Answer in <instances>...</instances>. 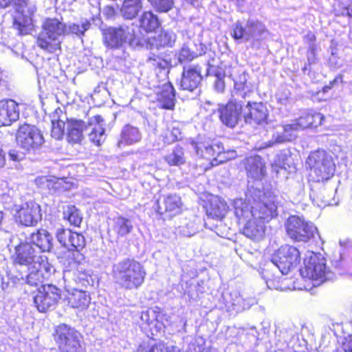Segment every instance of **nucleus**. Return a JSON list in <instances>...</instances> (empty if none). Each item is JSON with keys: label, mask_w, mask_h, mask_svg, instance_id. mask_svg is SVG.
Listing matches in <instances>:
<instances>
[{"label": "nucleus", "mask_w": 352, "mask_h": 352, "mask_svg": "<svg viewBox=\"0 0 352 352\" xmlns=\"http://www.w3.org/2000/svg\"><path fill=\"white\" fill-rule=\"evenodd\" d=\"M246 100L232 98L226 104H219L217 109L221 122L229 128L235 127L243 118Z\"/></svg>", "instance_id": "obj_10"}, {"label": "nucleus", "mask_w": 352, "mask_h": 352, "mask_svg": "<svg viewBox=\"0 0 352 352\" xmlns=\"http://www.w3.org/2000/svg\"><path fill=\"white\" fill-rule=\"evenodd\" d=\"M6 154L3 151V150H0V168H2L5 166L6 164Z\"/></svg>", "instance_id": "obj_62"}, {"label": "nucleus", "mask_w": 352, "mask_h": 352, "mask_svg": "<svg viewBox=\"0 0 352 352\" xmlns=\"http://www.w3.org/2000/svg\"><path fill=\"white\" fill-rule=\"evenodd\" d=\"M248 31L250 32V41L251 39L259 40L263 34L267 32L265 26L258 21L254 19H248L247 21Z\"/></svg>", "instance_id": "obj_41"}, {"label": "nucleus", "mask_w": 352, "mask_h": 352, "mask_svg": "<svg viewBox=\"0 0 352 352\" xmlns=\"http://www.w3.org/2000/svg\"><path fill=\"white\" fill-rule=\"evenodd\" d=\"M164 159L169 166H179L184 164L186 157L184 148L179 145H176L170 153L164 156Z\"/></svg>", "instance_id": "obj_36"}, {"label": "nucleus", "mask_w": 352, "mask_h": 352, "mask_svg": "<svg viewBox=\"0 0 352 352\" xmlns=\"http://www.w3.org/2000/svg\"><path fill=\"white\" fill-rule=\"evenodd\" d=\"M67 26V31L65 34H75L76 36L81 38L84 36L85 32L87 31L90 27L91 23L89 21H82L80 23H70Z\"/></svg>", "instance_id": "obj_45"}, {"label": "nucleus", "mask_w": 352, "mask_h": 352, "mask_svg": "<svg viewBox=\"0 0 352 352\" xmlns=\"http://www.w3.org/2000/svg\"><path fill=\"white\" fill-rule=\"evenodd\" d=\"M13 0H0V6L6 8L11 4Z\"/></svg>", "instance_id": "obj_63"}, {"label": "nucleus", "mask_w": 352, "mask_h": 352, "mask_svg": "<svg viewBox=\"0 0 352 352\" xmlns=\"http://www.w3.org/2000/svg\"><path fill=\"white\" fill-rule=\"evenodd\" d=\"M300 261L299 250L294 246L285 245L281 246L272 256L267 267L278 269L282 274H287L296 267Z\"/></svg>", "instance_id": "obj_6"}, {"label": "nucleus", "mask_w": 352, "mask_h": 352, "mask_svg": "<svg viewBox=\"0 0 352 352\" xmlns=\"http://www.w3.org/2000/svg\"><path fill=\"white\" fill-rule=\"evenodd\" d=\"M207 75L214 76V88L218 93H223L225 90V82L221 72L214 65L208 62Z\"/></svg>", "instance_id": "obj_42"}, {"label": "nucleus", "mask_w": 352, "mask_h": 352, "mask_svg": "<svg viewBox=\"0 0 352 352\" xmlns=\"http://www.w3.org/2000/svg\"><path fill=\"white\" fill-rule=\"evenodd\" d=\"M142 139V134L138 127L131 124H126L122 129L120 133V140L118 142V146L125 144L131 145L139 142Z\"/></svg>", "instance_id": "obj_29"}, {"label": "nucleus", "mask_w": 352, "mask_h": 352, "mask_svg": "<svg viewBox=\"0 0 352 352\" xmlns=\"http://www.w3.org/2000/svg\"><path fill=\"white\" fill-rule=\"evenodd\" d=\"M252 86L248 82V75L243 72L234 80L232 98H238L241 100H247V97L252 93Z\"/></svg>", "instance_id": "obj_26"}, {"label": "nucleus", "mask_w": 352, "mask_h": 352, "mask_svg": "<svg viewBox=\"0 0 352 352\" xmlns=\"http://www.w3.org/2000/svg\"><path fill=\"white\" fill-rule=\"evenodd\" d=\"M9 157H10V160H12L13 161L19 160L18 153L14 150H12L9 152Z\"/></svg>", "instance_id": "obj_61"}, {"label": "nucleus", "mask_w": 352, "mask_h": 352, "mask_svg": "<svg viewBox=\"0 0 352 352\" xmlns=\"http://www.w3.org/2000/svg\"><path fill=\"white\" fill-rule=\"evenodd\" d=\"M97 124L94 125L89 133V138L91 142L99 146L105 140V129L103 124V119L101 116L96 117Z\"/></svg>", "instance_id": "obj_35"}, {"label": "nucleus", "mask_w": 352, "mask_h": 352, "mask_svg": "<svg viewBox=\"0 0 352 352\" xmlns=\"http://www.w3.org/2000/svg\"><path fill=\"white\" fill-rule=\"evenodd\" d=\"M85 245V239L80 233L72 232L69 242V257L72 256V260L69 261V266L71 267H76V257L79 256V252Z\"/></svg>", "instance_id": "obj_27"}, {"label": "nucleus", "mask_w": 352, "mask_h": 352, "mask_svg": "<svg viewBox=\"0 0 352 352\" xmlns=\"http://www.w3.org/2000/svg\"><path fill=\"white\" fill-rule=\"evenodd\" d=\"M17 145L28 153H35L45 142L41 130L34 125L23 124L19 126L16 134Z\"/></svg>", "instance_id": "obj_8"}, {"label": "nucleus", "mask_w": 352, "mask_h": 352, "mask_svg": "<svg viewBox=\"0 0 352 352\" xmlns=\"http://www.w3.org/2000/svg\"><path fill=\"white\" fill-rule=\"evenodd\" d=\"M14 263L25 265L27 267L47 262V257L41 255V252L29 242L21 243L15 248Z\"/></svg>", "instance_id": "obj_15"}, {"label": "nucleus", "mask_w": 352, "mask_h": 352, "mask_svg": "<svg viewBox=\"0 0 352 352\" xmlns=\"http://www.w3.org/2000/svg\"><path fill=\"white\" fill-rule=\"evenodd\" d=\"M16 221L25 226H34L42 219L40 206L33 201L23 204L17 210Z\"/></svg>", "instance_id": "obj_17"}, {"label": "nucleus", "mask_w": 352, "mask_h": 352, "mask_svg": "<svg viewBox=\"0 0 352 352\" xmlns=\"http://www.w3.org/2000/svg\"><path fill=\"white\" fill-rule=\"evenodd\" d=\"M160 12H167L173 5V0H148Z\"/></svg>", "instance_id": "obj_50"}, {"label": "nucleus", "mask_w": 352, "mask_h": 352, "mask_svg": "<svg viewBox=\"0 0 352 352\" xmlns=\"http://www.w3.org/2000/svg\"><path fill=\"white\" fill-rule=\"evenodd\" d=\"M72 231L68 229L58 228L56 230V236L57 241L63 247L69 249V242Z\"/></svg>", "instance_id": "obj_49"}, {"label": "nucleus", "mask_w": 352, "mask_h": 352, "mask_svg": "<svg viewBox=\"0 0 352 352\" xmlns=\"http://www.w3.org/2000/svg\"><path fill=\"white\" fill-rule=\"evenodd\" d=\"M317 201H320L321 205L327 206L331 204V196L326 195V190L324 189L315 195Z\"/></svg>", "instance_id": "obj_53"}, {"label": "nucleus", "mask_w": 352, "mask_h": 352, "mask_svg": "<svg viewBox=\"0 0 352 352\" xmlns=\"http://www.w3.org/2000/svg\"><path fill=\"white\" fill-rule=\"evenodd\" d=\"M148 63H150L153 67L160 69H166L169 68L170 62L166 60L163 57L156 54L151 55L148 60Z\"/></svg>", "instance_id": "obj_48"}, {"label": "nucleus", "mask_w": 352, "mask_h": 352, "mask_svg": "<svg viewBox=\"0 0 352 352\" xmlns=\"http://www.w3.org/2000/svg\"><path fill=\"white\" fill-rule=\"evenodd\" d=\"M236 152L234 150L226 151L221 143H219V153H217L216 157L210 162L212 166H216L225 163L229 160L236 158Z\"/></svg>", "instance_id": "obj_43"}, {"label": "nucleus", "mask_w": 352, "mask_h": 352, "mask_svg": "<svg viewBox=\"0 0 352 352\" xmlns=\"http://www.w3.org/2000/svg\"><path fill=\"white\" fill-rule=\"evenodd\" d=\"M66 24L58 19H47L36 39L37 45L48 53H54L60 48V37L66 34Z\"/></svg>", "instance_id": "obj_4"}, {"label": "nucleus", "mask_w": 352, "mask_h": 352, "mask_svg": "<svg viewBox=\"0 0 352 352\" xmlns=\"http://www.w3.org/2000/svg\"><path fill=\"white\" fill-rule=\"evenodd\" d=\"M157 48L173 47L177 41V35L172 31H162L153 38Z\"/></svg>", "instance_id": "obj_38"}, {"label": "nucleus", "mask_w": 352, "mask_h": 352, "mask_svg": "<svg viewBox=\"0 0 352 352\" xmlns=\"http://www.w3.org/2000/svg\"><path fill=\"white\" fill-rule=\"evenodd\" d=\"M63 217L67 219L71 225L79 226L82 221V217L79 210L72 205L64 207Z\"/></svg>", "instance_id": "obj_40"}, {"label": "nucleus", "mask_w": 352, "mask_h": 352, "mask_svg": "<svg viewBox=\"0 0 352 352\" xmlns=\"http://www.w3.org/2000/svg\"><path fill=\"white\" fill-rule=\"evenodd\" d=\"M311 119H312L311 112L305 113L298 119L293 120L292 123L285 124V130L286 131H289V130L298 131L308 127L311 128Z\"/></svg>", "instance_id": "obj_39"}, {"label": "nucleus", "mask_w": 352, "mask_h": 352, "mask_svg": "<svg viewBox=\"0 0 352 352\" xmlns=\"http://www.w3.org/2000/svg\"><path fill=\"white\" fill-rule=\"evenodd\" d=\"M104 45L111 50H120L129 44L133 47H143L147 45V38L138 26L122 24L104 30Z\"/></svg>", "instance_id": "obj_2"}, {"label": "nucleus", "mask_w": 352, "mask_h": 352, "mask_svg": "<svg viewBox=\"0 0 352 352\" xmlns=\"http://www.w3.org/2000/svg\"><path fill=\"white\" fill-rule=\"evenodd\" d=\"M65 126L66 122L63 120H52V137L56 140H60L64 135Z\"/></svg>", "instance_id": "obj_47"}, {"label": "nucleus", "mask_w": 352, "mask_h": 352, "mask_svg": "<svg viewBox=\"0 0 352 352\" xmlns=\"http://www.w3.org/2000/svg\"><path fill=\"white\" fill-rule=\"evenodd\" d=\"M19 118L18 103L11 99L0 100V126H10Z\"/></svg>", "instance_id": "obj_20"}, {"label": "nucleus", "mask_w": 352, "mask_h": 352, "mask_svg": "<svg viewBox=\"0 0 352 352\" xmlns=\"http://www.w3.org/2000/svg\"><path fill=\"white\" fill-rule=\"evenodd\" d=\"M313 180L320 182L329 179L335 173L336 166L331 155L323 150L312 152L307 160Z\"/></svg>", "instance_id": "obj_5"}, {"label": "nucleus", "mask_w": 352, "mask_h": 352, "mask_svg": "<svg viewBox=\"0 0 352 352\" xmlns=\"http://www.w3.org/2000/svg\"><path fill=\"white\" fill-rule=\"evenodd\" d=\"M27 239L30 244L38 248L41 252H50L53 249V237L45 229H38L32 232Z\"/></svg>", "instance_id": "obj_24"}, {"label": "nucleus", "mask_w": 352, "mask_h": 352, "mask_svg": "<svg viewBox=\"0 0 352 352\" xmlns=\"http://www.w3.org/2000/svg\"><path fill=\"white\" fill-rule=\"evenodd\" d=\"M28 270L27 274L20 273L19 279L30 287L37 289L40 288V286L44 285V281L47 280L50 275L55 272L54 266L48 261L29 267Z\"/></svg>", "instance_id": "obj_13"}, {"label": "nucleus", "mask_w": 352, "mask_h": 352, "mask_svg": "<svg viewBox=\"0 0 352 352\" xmlns=\"http://www.w3.org/2000/svg\"><path fill=\"white\" fill-rule=\"evenodd\" d=\"M270 219H261L258 216L250 219L244 223L243 234L252 240L259 241L262 239L265 232V222Z\"/></svg>", "instance_id": "obj_21"}, {"label": "nucleus", "mask_w": 352, "mask_h": 352, "mask_svg": "<svg viewBox=\"0 0 352 352\" xmlns=\"http://www.w3.org/2000/svg\"><path fill=\"white\" fill-rule=\"evenodd\" d=\"M140 30L143 29L146 32L155 31L160 25L158 17L151 11L144 12L140 18Z\"/></svg>", "instance_id": "obj_34"}, {"label": "nucleus", "mask_w": 352, "mask_h": 352, "mask_svg": "<svg viewBox=\"0 0 352 352\" xmlns=\"http://www.w3.org/2000/svg\"><path fill=\"white\" fill-rule=\"evenodd\" d=\"M201 80V68L198 65L184 67L179 82L180 88L193 92L198 89Z\"/></svg>", "instance_id": "obj_19"}, {"label": "nucleus", "mask_w": 352, "mask_h": 352, "mask_svg": "<svg viewBox=\"0 0 352 352\" xmlns=\"http://www.w3.org/2000/svg\"><path fill=\"white\" fill-rule=\"evenodd\" d=\"M227 209L226 203L219 197H215L210 201L207 214L212 219H222L227 212Z\"/></svg>", "instance_id": "obj_32"}, {"label": "nucleus", "mask_w": 352, "mask_h": 352, "mask_svg": "<svg viewBox=\"0 0 352 352\" xmlns=\"http://www.w3.org/2000/svg\"><path fill=\"white\" fill-rule=\"evenodd\" d=\"M138 352H163L162 348L159 345H153L152 346L143 347L140 346Z\"/></svg>", "instance_id": "obj_56"}, {"label": "nucleus", "mask_w": 352, "mask_h": 352, "mask_svg": "<svg viewBox=\"0 0 352 352\" xmlns=\"http://www.w3.org/2000/svg\"><path fill=\"white\" fill-rule=\"evenodd\" d=\"M287 234L295 241L307 242L315 234L318 235V230L313 223L306 221L304 217L291 215L285 222Z\"/></svg>", "instance_id": "obj_7"}, {"label": "nucleus", "mask_w": 352, "mask_h": 352, "mask_svg": "<svg viewBox=\"0 0 352 352\" xmlns=\"http://www.w3.org/2000/svg\"><path fill=\"white\" fill-rule=\"evenodd\" d=\"M55 340L60 352H80L81 334L74 328L61 324L56 328Z\"/></svg>", "instance_id": "obj_11"}, {"label": "nucleus", "mask_w": 352, "mask_h": 352, "mask_svg": "<svg viewBox=\"0 0 352 352\" xmlns=\"http://www.w3.org/2000/svg\"><path fill=\"white\" fill-rule=\"evenodd\" d=\"M181 138L182 134L180 130L178 128L173 127L172 129L164 137V142L170 144L175 141L181 140Z\"/></svg>", "instance_id": "obj_51"}, {"label": "nucleus", "mask_w": 352, "mask_h": 352, "mask_svg": "<svg viewBox=\"0 0 352 352\" xmlns=\"http://www.w3.org/2000/svg\"><path fill=\"white\" fill-rule=\"evenodd\" d=\"M280 168L285 169L286 168L285 167V164L284 163H278L276 161H274V164H272L273 170L276 172L277 173H278Z\"/></svg>", "instance_id": "obj_60"}, {"label": "nucleus", "mask_w": 352, "mask_h": 352, "mask_svg": "<svg viewBox=\"0 0 352 352\" xmlns=\"http://www.w3.org/2000/svg\"><path fill=\"white\" fill-rule=\"evenodd\" d=\"M158 100L162 108L166 109L173 108L175 106V94L174 87L171 83L168 82L163 85Z\"/></svg>", "instance_id": "obj_33"}, {"label": "nucleus", "mask_w": 352, "mask_h": 352, "mask_svg": "<svg viewBox=\"0 0 352 352\" xmlns=\"http://www.w3.org/2000/svg\"><path fill=\"white\" fill-rule=\"evenodd\" d=\"M316 35L311 32V31H309L307 34L304 36L303 41L304 42L308 45V48H313L316 47L315 41H316Z\"/></svg>", "instance_id": "obj_55"}, {"label": "nucleus", "mask_w": 352, "mask_h": 352, "mask_svg": "<svg viewBox=\"0 0 352 352\" xmlns=\"http://www.w3.org/2000/svg\"><path fill=\"white\" fill-rule=\"evenodd\" d=\"M294 132H295L294 130L286 131L285 125H284L283 131L282 133H274L272 137L271 140L269 141L267 146H272L275 144H283L285 142L292 140L295 138Z\"/></svg>", "instance_id": "obj_46"}, {"label": "nucleus", "mask_w": 352, "mask_h": 352, "mask_svg": "<svg viewBox=\"0 0 352 352\" xmlns=\"http://www.w3.org/2000/svg\"><path fill=\"white\" fill-rule=\"evenodd\" d=\"M181 34L184 43L178 52V61L180 63L192 61L204 53V45L196 38L192 30L188 28L183 30Z\"/></svg>", "instance_id": "obj_12"}, {"label": "nucleus", "mask_w": 352, "mask_h": 352, "mask_svg": "<svg viewBox=\"0 0 352 352\" xmlns=\"http://www.w3.org/2000/svg\"><path fill=\"white\" fill-rule=\"evenodd\" d=\"M193 149L200 157L211 160L219 153V143L211 144L209 142H192Z\"/></svg>", "instance_id": "obj_28"}, {"label": "nucleus", "mask_w": 352, "mask_h": 352, "mask_svg": "<svg viewBox=\"0 0 352 352\" xmlns=\"http://www.w3.org/2000/svg\"><path fill=\"white\" fill-rule=\"evenodd\" d=\"M243 165L248 177L260 180L265 175V162L259 155L245 158L243 160Z\"/></svg>", "instance_id": "obj_22"}, {"label": "nucleus", "mask_w": 352, "mask_h": 352, "mask_svg": "<svg viewBox=\"0 0 352 352\" xmlns=\"http://www.w3.org/2000/svg\"><path fill=\"white\" fill-rule=\"evenodd\" d=\"M63 184L64 182L62 179L54 178L47 182L48 188L53 190L54 192L60 191L64 188Z\"/></svg>", "instance_id": "obj_52"}, {"label": "nucleus", "mask_w": 352, "mask_h": 352, "mask_svg": "<svg viewBox=\"0 0 352 352\" xmlns=\"http://www.w3.org/2000/svg\"><path fill=\"white\" fill-rule=\"evenodd\" d=\"M342 349L344 352H352V336L344 338L342 344Z\"/></svg>", "instance_id": "obj_57"}, {"label": "nucleus", "mask_w": 352, "mask_h": 352, "mask_svg": "<svg viewBox=\"0 0 352 352\" xmlns=\"http://www.w3.org/2000/svg\"><path fill=\"white\" fill-rule=\"evenodd\" d=\"M311 128H316L317 126L321 125L322 124V121L324 119V116L320 113L317 112H311Z\"/></svg>", "instance_id": "obj_54"}, {"label": "nucleus", "mask_w": 352, "mask_h": 352, "mask_svg": "<svg viewBox=\"0 0 352 352\" xmlns=\"http://www.w3.org/2000/svg\"><path fill=\"white\" fill-rule=\"evenodd\" d=\"M113 230L119 236H124L132 231L133 225L129 219L119 217L114 220Z\"/></svg>", "instance_id": "obj_44"}, {"label": "nucleus", "mask_w": 352, "mask_h": 352, "mask_svg": "<svg viewBox=\"0 0 352 352\" xmlns=\"http://www.w3.org/2000/svg\"><path fill=\"white\" fill-rule=\"evenodd\" d=\"M341 15L343 16H349L350 18L352 17V3L348 6H344L342 7V10L341 12Z\"/></svg>", "instance_id": "obj_59"}, {"label": "nucleus", "mask_w": 352, "mask_h": 352, "mask_svg": "<svg viewBox=\"0 0 352 352\" xmlns=\"http://www.w3.org/2000/svg\"><path fill=\"white\" fill-rule=\"evenodd\" d=\"M233 206L239 223L256 216L261 219H272L277 215L274 201L267 198L261 190L253 186L248 188L245 199L234 200Z\"/></svg>", "instance_id": "obj_1"}, {"label": "nucleus", "mask_w": 352, "mask_h": 352, "mask_svg": "<svg viewBox=\"0 0 352 352\" xmlns=\"http://www.w3.org/2000/svg\"><path fill=\"white\" fill-rule=\"evenodd\" d=\"M61 298V290L53 285H42L34 297V303L40 312L55 308Z\"/></svg>", "instance_id": "obj_14"}, {"label": "nucleus", "mask_w": 352, "mask_h": 352, "mask_svg": "<svg viewBox=\"0 0 352 352\" xmlns=\"http://www.w3.org/2000/svg\"><path fill=\"white\" fill-rule=\"evenodd\" d=\"M91 298L85 291L74 290L68 297L69 305L79 310L86 309L90 304Z\"/></svg>", "instance_id": "obj_31"}, {"label": "nucleus", "mask_w": 352, "mask_h": 352, "mask_svg": "<svg viewBox=\"0 0 352 352\" xmlns=\"http://www.w3.org/2000/svg\"><path fill=\"white\" fill-rule=\"evenodd\" d=\"M36 9L34 6H26L22 10L21 15L16 17L13 23V29L19 35L27 34L32 29V17Z\"/></svg>", "instance_id": "obj_23"}, {"label": "nucleus", "mask_w": 352, "mask_h": 352, "mask_svg": "<svg viewBox=\"0 0 352 352\" xmlns=\"http://www.w3.org/2000/svg\"><path fill=\"white\" fill-rule=\"evenodd\" d=\"M67 140L72 144H80L84 138L83 132L88 129L85 122L80 120L67 119L66 122Z\"/></svg>", "instance_id": "obj_25"}, {"label": "nucleus", "mask_w": 352, "mask_h": 352, "mask_svg": "<svg viewBox=\"0 0 352 352\" xmlns=\"http://www.w3.org/2000/svg\"><path fill=\"white\" fill-rule=\"evenodd\" d=\"M268 115L267 108L264 103L246 100L243 113L245 123L250 124H266Z\"/></svg>", "instance_id": "obj_16"}, {"label": "nucleus", "mask_w": 352, "mask_h": 352, "mask_svg": "<svg viewBox=\"0 0 352 352\" xmlns=\"http://www.w3.org/2000/svg\"><path fill=\"white\" fill-rule=\"evenodd\" d=\"M146 272L144 266L134 258H126L113 265L112 276L122 289H139L144 282Z\"/></svg>", "instance_id": "obj_3"}, {"label": "nucleus", "mask_w": 352, "mask_h": 352, "mask_svg": "<svg viewBox=\"0 0 352 352\" xmlns=\"http://www.w3.org/2000/svg\"><path fill=\"white\" fill-rule=\"evenodd\" d=\"M316 48V47L308 48L307 56V61H308L309 65H311V64H314L315 63V60H316V53H315Z\"/></svg>", "instance_id": "obj_58"}, {"label": "nucleus", "mask_w": 352, "mask_h": 352, "mask_svg": "<svg viewBox=\"0 0 352 352\" xmlns=\"http://www.w3.org/2000/svg\"><path fill=\"white\" fill-rule=\"evenodd\" d=\"M182 205L181 197L178 195H164L157 201V211L160 214H168L172 217L181 212Z\"/></svg>", "instance_id": "obj_18"}, {"label": "nucleus", "mask_w": 352, "mask_h": 352, "mask_svg": "<svg viewBox=\"0 0 352 352\" xmlns=\"http://www.w3.org/2000/svg\"><path fill=\"white\" fill-rule=\"evenodd\" d=\"M144 0H124L120 9L121 15L126 19L135 18L143 8Z\"/></svg>", "instance_id": "obj_30"}, {"label": "nucleus", "mask_w": 352, "mask_h": 352, "mask_svg": "<svg viewBox=\"0 0 352 352\" xmlns=\"http://www.w3.org/2000/svg\"><path fill=\"white\" fill-rule=\"evenodd\" d=\"M201 0H186V1L194 6H199Z\"/></svg>", "instance_id": "obj_64"}, {"label": "nucleus", "mask_w": 352, "mask_h": 352, "mask_svg": "<svg viewBox=\"0 0 352 352\" xmlns=\"http://www.w3.org/2000/svg\"><path fill=\"white\" fill-rule=\"evenodd\" d=\"M250 32L248 31V22L243 24L241 21L236 22L232 26V37L239 43H246L250 41Z\"/></svg>", "instance_id": "obj_37"}, {"label": "nucleus", "mask_w": 352, "mask_h": 352, "mask_svg": "<svg viewBox=\"0 0 352 352\" xmlns=\"http://www.w3.org/2000/svg\"><path fill=\"white\" fill-rule=\"evenodd\" d=\"M300 274L303 278L314 281L315 287L326 280H331L333 277V274L326 270L325 259L316 254H313L305 260V267L300 270Z\"/></svg>", "instance_id": "obj_9"}]
</instances>
